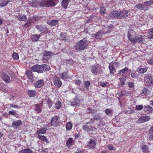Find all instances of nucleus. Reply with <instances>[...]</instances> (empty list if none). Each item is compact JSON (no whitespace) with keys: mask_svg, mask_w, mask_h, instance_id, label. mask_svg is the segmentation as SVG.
Returning a JSON list of instances; mask_svg holds the SVG:
<instances>
[{"mask_svg":"<svg viewBox=\"0 0 153 153\" xmlns=\"http://www.w3.org/2000/svg\"><path fill=\"white\" fill-rule=\"evenodd\" d=\"M89 42L85 38L78 41L74 46L75 49L77 51H81L86 49L89 45Z\"/></svg>","mask_w":153,"mask_h":153,"instance_id":"f257e3e1","label":"nucleus"},{"mask_svg":"<svg viewBox=\"0 0 153 153\" xmlns=\"http://www.w3.org/2000/svg\"><path fill=\"white\" fill-rule=\"evenodd\" d=\"M152 4H153V1H146L143 3L137 4L135 7L140 10L146 11L148 10L149 7Z\"/></svg>","mask_w":153,"mask_h":153,"instance_id":"f03ea898","label":"nucleus"},{"mask_svg":"<svg viewBox=\"0 0 153 153\" xmlns=\"http://www.w3.org/2000/svg\"><path fill=\"white\" fill-rule=\"evenodd\" d=\"M61 122L60 117L57 115H55L51 118L50 124L51 126L57 127L60 126Z\"/></svg>","mask_w":153,"mask_h":153,"instance_id":"7ed1b4c3","label":"nucleus"},{"mask_svg":"<svg viewBox=\"0 0 153 153\" xmlns=\"http://www.w3.org/2000/svg\"><path fill=\"white\" fill-rule=\"evenodd\" d=\"M55 1V0H41V7H54L56 5Z\"/></svg>","mask_w":153,"mask_h":153,"instance_id":"20e7f679","label":"nucleus"},{"mask_svg":"<svg viewBox=\"0 0 153 153\" xmlns=\"http://www.w3.org/2000/svg\"><path fill=\"white\" fill-rule=\"evenodd\" d=\"M144 82L147 87L153 86V79L151 76L147 75L144 77Z\"/></svg>","mask_w":153,"mask_h":153,"instance_id":"39448f33","label":"nucleus"},{"mask_svg":"<svg viewBox=\"0 0 153 153\" xmlns=\"http://www.w3.org/2000/svg\"><path fill=\"white\" fill-rule=\"evenodd\" d=\"M135 32L132 30H129L128 33V36L130 41L132 42H135V37L134 36Z\"/></svg>","mask_w":153,"mask_h":153,"instance_id":"423d86ee","label":"nucleus"},{"mask_svg":"<svg viewBox=\"0 0 153 153\" xmlns=\"http://www.w3.org/2000/svg\"><path fill=\"white\" fill-rule=\"evenodd\" d=\"M39 73H42L48 71L50 69L49 66L46 64L39 65Z\"/></svg>","mask_w":153,"mask_h":153,"instance_id":"0eeeda50","label":"nucleus"},{"mask_svg":"<svg viewBox=\"0 0 153 153\" xmlns=\"http://www.w3.org/2000/svg\"><path fill=\"white\" fill-rule=\"evenodd\" d=\"M150 119L149 117L146 115L141 116L137 121L138 123H142L149 121Z\"/></svg>","mask_w":153,"mask_h":153,"instance_id":"6e6552de","label":"nucleus"},{"mask_svg":"<svg viewBox=\"0 0 153 153\" xmlns=\"http://www.w3.org/2000/svg\"><path fill=\"white\" fill-rule=\"evenodd\" d=\"M114 64L115 65H116L117 66H118L119 62H112L110 63L109 65L108 68L110 71V73L111 74H113L116 72V70L113 64Z\"/></svg>","mask_w":153,"mask_h":153,"instance_id":"1a4fd4ad","label":"nucleus"},{"mask_svg":"<svg viewBox=\"0 0 153 153\" xmlns=\"http://www.w3.org/2000/svg\"><path fill=\"white\" fill-rule=\"evenodd\" d=\"M41 0H33L30 1L29 3L30 5L34 8L38 7L39 6L41 7Z\"/></svg>","mask_w":153,"mask_h":153,"instance_id":"9d476101","label":"nucleus"},{"mask_svg":"<svg viewBox=\"0 0 153 153\" xmlns=\"http://www.w3.org/2000/svg\"><path fill=\"white\" fill-rule=\"evenodd\" d=\"M31 71V70L26 71L25 72V75L30 81L32 82L34 81V79L35 76Z\"/></svg>","mask_w":153,"mask_h":153,"instance_id":"9b49d317","label":"nucleus"},{"mask_svg":"<svg viewBox=\"0 0 153 153\" xmlns=\"http://www.w3.org/2000/svg\"><path fill=\"white\" fill-rule=\"evenodd\" d=\"M54 80V85L57 88H59L62 85V83L60 78L58 77H55Z\"/></svg>","mask_w":153,"mask_h":153,"instance_id":"f8f14e48","label":"nucleus"},{"mask_svg":"<svg viewBox=\"0 0 153 153\" xmlns=\"http://www.w3.org/2000/svg\"><path fill=\"white\" fill-rule=\"evenodd\" d=\"M44 84V80L40 79L36 82L34 84L36 88H40L42 87Z\"/></svg>","mask_w":153,"mask_h":153,"instance_id":"ddd939ff","label":"nucleus"},{"mask_svg":"<svg viewBox=\"0 0 153 153\" xmlns=\"http://www.w3.org/2000/svg\"><path fill=\"white\" fill-rule=\"evenodd\" d=\"M47 26L46 25H38L36 26L37 29L40 32H42V33L45 32L48 29Z\"/></svg>","mask_w":153,"mask_h":153,"instance_id":"4468645a","label":"nucleus"},{"mask_svg":"<svg viewBox=\"0 0 153 153\" xmlns=\"http://www.w3.org/2000/svg\"><path fill=\"white\" fill-rule=\"evenodd\" d=\"M2 78L3 80L7 83H10L11 82L10 77L6 73L3 72L1 74Z\"/></svg>","mask_w":153,"mask_h":153,"instance_id":"2eb2a0df","label":"nucleus"},{"mask_svg":"<svg viewBox=\"0 0 153 153\" xmlns=\"http://www.w3.org/2000/svg\"><path fill=\"white\" fill-rule=\"evenodd\" d=\"M128 12L126 10H123L119 12V18L120 19H125L128 16Z\"/></svg>","mask_w":153,"mask_h":153,"instance_id":"dca6fc26","label":"nucleus"},{"mask_svg":"<svg viewBox=\"0 0 153 153\" xmlns=\"http://www.w3.org/2000/svg\"><path fill=\"white\" fill-rule=\"evenodd\" d=\"M22 123V122L20 120H17L14 121L12 123V126L15 128L21 126Z\"/></svg>","mask_w":153,"mask_h":153,"instance_id":"f3484780","label":"nucleus"},{"mask_svg":"<svg viewBox=\"0 0 153 153\" xmlns=\"http://www.w3.org/2000/svg\"><path fill=\"white\" fill-rule=\"evenodd\" d=\"M144 111L147 114H149L153 111V108L152 107L147 105L144 106Z\"/></svg>","mask_w":153,"mask_h":153,"instance_id":"a211bd4d","label":"nucleus"},{"mask_svg":"<svg viewBox=\"0 0 153 153\" xmlns=\"http://www.w3.org/2000/svg\"><path fill=\"white\" fill-rule=\"evenodd\" d=\"M113 27V25H110L107 27H105L104 28L103 30H102L104 33H110L111 32Z\"/></svg>","mask_w":153,"mask_h":153,"instance_id":"6ab92c4d","label":"nucleus"},{"mask_svg":"<svg viewBox=\"0 0 153 153\" xmlns=\"http://www.w3.org/2000/svg\"><path fill=\"white\" fill-rule=\"evenodd\" d=\"M67 71L63 72L60 74V77L63 79H68L70 78V76L68 75Z\"/></svg>","mask_w":153,"mask_h":153,"instance_id":"aec40b11","label":"nucleus"},{"mask_svg":"<svg viewBox=\"0 0 153 153\" xmlns=\"http://www.w3.org/2000/svg\"><path fill=\"white\" fill-rule=\"evenodd\" d=\"M82 100L79 99H77V98L74 99L71 102V104L72 106H75L76 105L79 106L81 101Z\"/></svg>","mask_w":153,"mask_h":153,"instance_id":"412c9836","label":"nucleus"},{"mask_svg":"<svg viewBox=\"0 0 153 153\" xmlns=\"http://www.w3.org/2000/svg\"><path fill=\"white\" fill-rule=\"evenodd\" d=\"M95 145L96 142L94 140H91L88 144V147L89 149H94Z\"/></svg>","mask_w":153,"mask_h":153,"instance_id":"4be33fe9","label":"nucleus"},{"mask_svg":"<svg viewBox=\"0 0 153 153\" xmlns=\"http://www.w3.org/2000/svg\"><path fill=\"white\" fill-rule=\"evenodd\" d=\"M39 65H34L31 67L30 70L32 71L33 72H36L39 73Z\"/></svg>","mask_w":153,"mask_h":153,"instance_id":"5701e85b","label":"nucleus"},{"mask_svg":"<svg viewBox=\"0 0 153 153\" xmlns=\"http://www.w3.org/2000/svg\"><path fill=\"white\" fill-rule=\"evenodd\" d=\"M69 0H62L61 2V5L65 9H66L68 6Z\"/></svg>","mask_w":153,"mask_h":153,"instance_id":"b1692460","label":"nucleus"},{"mask_svg":"<svg viewBox=\"0 0 153 153\" xmlns=\"http://www.w3.org/2000/svg\"><path fill=\"white\" fill-rule=\"evenodd\" d=\"M37 137L39 139L46 142L47 143H49L47 137L44 135H39Z\"/></svg>","mask_w":153,"mask_h":153,"instance_id":"393cba45","label":"nucleus"},{"mask_svg":"<svg viewBox=\"0 0 153 153\" xmlns=\"http://www.w3.org/2000/svg\"><path fill=\"white\" fill-rule=\"evenodd\" d=\"M11 0H1L0 3V7H2L6 6Z\"/></svg>","mask_w":153,"mask_h":153,"instance_id":"a878e982","label":"nucleus"},{"mask_svg":"<svg viewBox=\"0 0 153 153\" xmlns=\"http://www.w3.org/2000/svg\"><path fill=\"white\" fill-rule=\"evenodd\" d=\"M28 94L30 97H35L37 94L36 92L33 90H28L27 91Z\"/></svg>","mask_w":153,"mask_h":153,"instance_id":"bb28decb","label":"nucleus"},{"mask_svg":"<svg viewBox=\"0 0 153 153\" xmlns=\"http://www.w3.org/2000/svg\"><path fill=\"white\" fill-rule=\"evenodd\" d=\"M110 15L111 17L112 18H119V12L118 13L117 11H113L111 13Z\"/></svg>","mask_w":153,"mask_h":153,"instance_id":"cd10ccee","label":"nucleus"},{"mask_svg":"<svg viewBox=\"0 0 153 153\" xmlns=\"http://www.w3.org/2000/svg\"><path fill=\"white\" fill-rule=\"evenodd\" d=\"M58 21L57 20L54 19L51 21L47 22V23L51 26L52 27L56 25L58 22Z\"/></svg>","mask_w":153,"mask_h":153,"instance_id":"c85d7f7f","label":"nucleus"},{"mask_svg":"<svg viewBox=\"0 0 153 153\" xmlns=\"http://www.w3.org/2000/svg\"><path fill=\"white\" fill-rule=\"evenodd\" d=\"M135 42L136 41L137 42H142L144 39V36L141 35H138L137 36H135Z\"/></svg>","mask_w":153,"mask_h":153,"instance_id":"c756f323","label":"nucleus"},{"mask_svg":"<svg viewBox=\"0 0 153 153\" xmlns=\"http://www.w3.org/2000/svg\"><path fill=\"white\" fill-rule=\"evenodd\" d=\"M47 130V128L46 127H44L43 128L37 131L36 134L37 135H39L40 134H45Z\"/></svg>","mask_w":153,"mask_h":153,"instance_id":"7c9ffc66","label":"nucleus"},{"mask_svg":"<svg viewBox=\"0 0 153 153\" xmlns=\"http://www.w3.org/2000/svg\"><path fill=\"white\" fill-rule=\"evenodd\" d=\"M73 138H69L66 143V145L68 147H70L73 144Z\"/></svg>","mask_w":153,"mask_h":153,"instance_id":"2f4dec72","label":"nucleus"},{"mask_svg":"<svg viewBox=\"0 0 153 153\" xmlns=\"http://www.w3.org/2000/svg\"><path fill=\"white\" fill-rule=\"evenodd\" d=\"M141 148L143 153H148L149 152V147L147 145H144Z\"/></svg>","mask_w":153,"mask_h":153,"instance_id":"473e14b6","label":"nucleus"},{"mask_svg":"<svg viewBox=\"0 0 153 153\" xmlns=\"http://www.w3.org/2000/svg\"><path fill=\"white\" fill-rule=\"evenodd\" d=\"M39 35L35 34L32 36L31 40L33 42H36L38 41L40 37Z\"/></svg>","mask_w":153,"mask_h":153,"instance_id":"72a5a7b5","label":"nucleus"},{"mask_svg":"<svg viewBox=\"0 0 153 153\" xmlns=\"http://www.w3.org/2000/svg\"><path fill=\"white\" fill-rule=\"evenodd\" d=\"M97 67L96 65H92L91 68V71L94 74H97Z\"/></svg>","mask_w":153,"mask_h":153,"instance_id":"f704fd0d","label":"nucleus"},{"mask_svg":"<svg viewBox=\"0 0 153 153\" xmlns=\"http://www.w3.org/2000/svg\"><path fill=\"white\" fill-rule=\"evenodd\" d=\"M34 106H35V108L34 109L35 111L38 113H41L42 111V107L38 104H35Z\"/></svg>","mask_w":153,"mask_h":153,"instance_id":"c9c22d12","label":"nucleus"},{"mask_svg":"<svg viewBox=\"0 0 153 153\" xmlns=\"http://www.w3.org/2000/svg\"><path fill=\"white\" fill-rule=\"evenodd\" d=\"M33 152L30 148H27L21 150L19 153H32Z\"/></svg>","mask_w":153,"mask_h":153,"instance_id":"e433bc0d","label":"nucleus"},{"mask_svg":"<svg viewBox=\"0 0 153 153\" xmlns=\"http://www.w3.org/2000/svg\"><path fill=\"white\" fill-rule=\"evenodd\" d=\"M65 127L66 130L70 131L72 129V125L71 122H68L66 124Z\"/></svg>","mask_w":153,"mask_h":153,"instance_id":"4c0bfd02","label":"nucleus"},{"mask_svg":"<svg viewBox=\"0 0 153 153\" xmlns=\"http://www.w3.org/2000/svg\"><path fill=\"white\" fill-rule=\"evenodd\" d=\"M19 20L20 21H26L27 19V17L25 15H19Z\"/></svg>","mask_w":153,"mask_h":153,"instance_id":"58836bf2","label":"nucleus"},{"mask_svg":"<svg viewBox=\"0 0 153 153\" xmlns=\"http://www.w3.org/2000/svg\"><path fill=\"white\" fill-rule=\"evenodd\" d=\"M138 71L140 73L142 74L146 72L147 71L148 68H138Z\"/></svg>","mask_w":153,"mask_h":153,"instance_id":"ea45409f","label":"nucleus"},{"mask_svg":"<svg viewBox=\"0 0 153 153\" xmlns=\"http://www.w3.org/2000/svg\"><path fill=\"white\" fill-rule=\"evenodd\" d=\"M128 70V68L125 67L123 69L120 70L119 71V74L120 75L122 74V76H123V74H125Z\"/></svg>","mask_w":153,"mask_h":153,"instance_id":"a19ab883","label":"nucleus"},{"mask_svg":"<svg viewBox=\"0 0 153 153\" xmlns=\"http://www.w3.org/2000/svg\"><path fill=\"white\" fill-rule=\"evenodd\" d=\"M132 78L138 79L139 77V74L136 73L135 72H131L130 74Z\"/></svg>","mask_w":153,"mask_h":153,"instance_id":"79ce46f5","label":"nucleus"},{"mask_svg":"<svg viewBox=\"0 0 153 153\" xmlns=\"http://www.w3.org/2000/svg\"><path fill=\"white\" fill-rule=\"evenodd\" d=\"M104 34L102 30H100L94 34L95 37L97 39H99L100 37H99V36H100L101 35Z\"/></svg>","mask_w":153,"mask_h":153,"instance_id":"37998d69","label":"nucleus"},{"mask_svg":"<svg viewBox=\"0 0 153 153\" xmlns=\"http://www.w3.org/2000/svg\"><path fill=\"white\" fill-rule=\"evenodd\" d=\"M47 100V103L48 104V106L49 108H50L52 105V101L51 100L50 98H48Z\"/></svg>","mask_w":153,"mask_h":153,"instance_id":"c03bdc74","label":"nucleus"},{"mask_svg":"<svg viewBox=\"0 0 153 153\" xmlns=\"http://www.w3.org/2000/svg\"><path fill=\"white\" fill-rule=\"evenodd\" d=\"M53 53L51 51H45L44 52V55L46 56H48L49 57H50L51 56L53 55Z\"/></svg>","mask_w":153,"mask_h":153,"instance_id":"a18cd8bd","label":"nucleus"},{"mask_svg":"<svg viewBox=\"0 0 153 153\" xmlns=\"http://www.w3.org/2000/svg\"><path fill=\"white\" fill-rule=\"evenodd\" d=\"M90 128V126H88L86 125H84L82 127V128L84 130L87 131H89Z\"/></svg>","mask_w":153,"mask_h":153,"instance_id":"49530a36","label":"nucleus"},{"mask_svg":"<svg viewBox=\"0 0 153 153\" xmlns=\"http://www.w3.org/2000/svg\"><path fill=\"white\" fill-rule=\"evenodd\" d=\"M149 36L150 38H153V28L149 30Z\"/></svg>","mask_w":153,"mask_h":153,"instance_id":"de8ad7c7","label":"nucleus"},{"mask_svg":"<svg viewBox=\"0 0 153 153\" xmlns=\"http://www.w3.org/2000/svg\"><path fill=\"white\" fill-rule=\"evenodd\" d=\"M67 33L66 32H62L60 33V37L62 38H66L67 36Z\"/></svg>","mask_w":153,"mask_h":153,"instance_id":"09e8293b","label":"nucleus"},{"mask_svg":"<svg viewBox=\"0 0 153 153\" xmlns=\"http://www.w3.org/2000/svg\"><path fill=\"white\" fill-rule=\"evenodd\" d=\"M105 9L104 7H101L99 11V12L100 14H104L106 13Z\"/></svg>","mask_w":153,"mask_h":153,"instance_id":"8fccbe9b","label":"nucleus"},{"mask_svg":"<svg viewBox=\"0 0 153 153\" xmlns=\"http://www.w3.org/2000/svg\"><path fill=\"white\" fill-rule=\"evenodd\" d=\"M55 105L56 108L57 109H59L61 107L62 104L60 101H58L57 102H56Z\"/></svg>","mask_w":153,"mask_h":153,"instance_id":"3c124183","label":"nucleus"},{"mask_svg":"<svg viewBox=\"0 0 153 153\" xmlns=\"http://www.w3.org/2000/svg\"><path fill=\"white\" fill-rule=\"evenodd\" d=\"M112 112V111L108 108L106 109L105 111V112L107 115H110Z\"/></svg>","mask_w":153,"mask_h":153,"instance_id":"603ef678","label":"nucleus"},{"mask_svg":"<svg viewBox=\"0 0 153 153\" xmlns=\"http://www.w3.org/2000/svg\"><path fill=\"white\" fill-rule=\"evenodd\" d=\"M143 106L142 105H137L135 107V109L138 111H140L143 108Z\"/></svg>","mask_w":153,"mask_h":153,"instance_id":"864d4df0","label":"nucleus"},{"mask_svg":"<svg viewBox=\"0 0 153 153\" xmlns=\"http://www.w3.org/2000/svg\"><path fill=\"white\" fill-rule=\"evenodd\" d=\"M50 58V57L47 56L43 55L42 58V60L44 62H46L49 60Z\"/></svg>","mask_w":153,"mask_h":153,"instance_id":"5fc2aeb1","label":"nucleus"},{"mask_svg":"<svg viewBox=\"0 0 153 153\" xmlns=\"http://www.w3.org/2000/svg\"><path fill=\"white\" fill-rule=\"evenodd\" d=\"M119 80L122 86H123L125 84V79H124L123 78L121 77L120 78Z\"/></svg>","mask_w":153,"mask_h":153,"instance_id":"6e6d98bb","label":"nucleus"},{"mask_svg":"<svg viewBox=\"0 0 153 153\" xmlns=\"http://www.w3.org/2000/svg\"><path fill=\"white\" fill-rule=\"evenodd\" d=\"M94 117L95 120H99L101 118V117L99 114H95Z\"/></svg>","mask_w":153,"mask_h":153,"instance_id":"4d7b16f0","label":"nucleus"},{"mask_svg":"<svg viewBox=\"0 0 153 153\" xmlns=\"http://www.w3.org/2000/svg\"><path fill=\"white\" fill-rule=\"evenodd\" d=\"M13 58L15 59H19V56L16 53H13L12 56Z\"/></svg>","mask_w":153,"mask_h":153,"instance_id":"13d9d810","label":"nucleus"},{"mask_svg":"<svg viewBox=\"0 0 153 153\" xmlns=\"http://www.w3.org/2000/svg\"><path fill=\"white\" fill-rule=\"evenodd\" d=\"M8 105L10 106V107L17 108H21V107L18 106L16 105H14L12 103L9 104Z\"/></svg>","mask_w":153,"mask_h":153,"instance_id":"bf43d9fd","label":"nucleus"},{"mask_svg":"<svg viewBox=\"0 0 153 153\" xmlns=\"http://www.w3.org/2000/svg\"><path fill=\"white\" fill-rule=\"evenodd\" d=\"M84 84L85 87L86 88H87L90 85V83L89 81H86L84 82Z\"/></svg>","mask_w":153,"mask_h":153,"instance_id":"052dcab7","label":"nucleus"},{"mask_svg":"<svg viewBox=\"0 0 153 153\" xmlns=\"http://www.w3.org/2000/svg\"><path fill=\"white\" fill-rule=\"evenodd\" d=\"M107 83V82H100V85L102 87L104 88H105L107 87L106 84Z\"/></svg>","mask_w":153,"mask_h":153,"instance_id":"680f3d73","label":"nucleus"},{"mask_svg":"<svg viewBox=\"0 0 153 153\" xmlns=\"http://www.w3.org/2000/svg\"><path fill=\"white\" fill-rule=\"evenodd\" d=\"M148 89L146 88H144L143 90L142 93L144 95L148 93Z\"/></svg>","mask_w":153,"mask_h":153,"instance_id":"e2e57ef3","label":"nucleus"},{"mask_svg":"<svg viewBox=\"0 0 153 153\" xmlns=\"http://www.w3.org/2000/svg\"><path fill=\"white\" fill-rule=\"evenodd\" d=\"M31 23L32 22L31 21L28 20L27 22L25 24V27H27L30 25Z\"/></svg>","mask_w":153,"mask_h":153,"instance_id":"0e129e2a","label":"nucleus"},{"mask_svg":"<svg viewBox=\"0 0 153 153\" xmlns=\"http://www.w3.org/2000/svg\"><path fill=\"white\" fill-rule=\"evenodd\" d=\"M148 140L149 141H153V134H150L148 137Z\"/></svg>","mask_w":153,"mask_h":153,"instance_id":"69168bd1","label":"nucleus"},{"mask_svg":"<svg viewBox=\"0 0 153 153\" xmlns=\"http://www.w3.org/2000/svg\"><path fill=\"white\" fill-rule=\"evenodd\" d=\"M147 62L149 64L153 65V58L148 59L147 61Z\"/></svg>","mask_w":153,"mask_h":153,"instance_id":"338daca9","label":"nucleus"},{"mask_svg":"<svg viewBox=\"0 0 153 153\" xmlns=\"http://www.w3.org/2000/svg\"><path fill=\"white\" fill-rule=\"evenodd\" d=\"M9 114H11L15 116V115L17 114L16 112L15 111L13 110L12 111H10L9 112Z\"/></svg>","mask_w":153,"mask_h":153,"instance_id":"774afa93","label":"nucleus"}]
</instances>
